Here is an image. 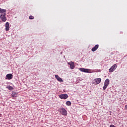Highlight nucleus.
Here are the masks:
<instances>
[{"label":"nucleus","mask_w":127,"mask_h":127,"mask_svg":"<svg viewBox=\"0 0 127 127\" xmlns=\"http://www.w3.org/2000/svg\"><path fill=\"white\" fill-rule=\"evenodd\" d=\"M29 18L30 19H34V16H32V15L29 16Z\"/></svg>","instance_id":"dca6fc26"},{"label":"nucleus","mask_w":127,"mask_h":127,"mask_svg":"<svg viewBox=\"0 0 127 127\" xmlns=\"http://www.w3.org/2000/svg\"><path fill=\"white\" fill-rule=\"evenodd\" d=\"M110 83V79L109 78H107L104 82V85L103 87V89L104 90L107 89V87L109 86Z\"/></svg>","instance_id":"f257e3e1"},{"label":"nucleus","mask_w":127,"mask_h":127,"mask_svg":"<svg viewBox=\"0 0 127 127\" xmlns=\"http://www.w3.org/2000/svg\"><path fill=\"white\" fill-rule=\"evenodd\" d=\"M6 78L7 79L10 80L13 79V75L11 73H8V74H6Z\"/></svg>","instance_id":"6e6552de"},{"label":"nucleus","mask_w":127,"mask_h":127,"mask_svg":"<svg viewBox=\"0 0 127 127\" xmlns=\"http://www.w3.org/2000/svg\"><path fill=\"white\" fill-rule=\"evenodd\" d=\"M55 78L56 79H57L58 80V81H59V82H63V79H62V78H61V77H60L59 75H58V74H56L55 75Z\"/></svg>","instance_id":"1a4fd4ad"},{"label":"nucleus","mask_w":127,"mask_h":127,"mask_svg":"<svg viewBox=\"0 0 127 127\" xmlns=\"http://www.w3.org/2000/svg\"><path fill=\"white\" fill-rule=\"evenodd\" d=\"M8 89L10 90H11L12 89H13V87H12V86H8Z\"/></svg>","instance_id":"f3484780"},{"label":"nucleus","mask_w":127,"mask_h":127,"mask_svg":"<svg viewBox=\"0 0 127 127\" xmlns=\"http://www.w3.org/2000/svg\"><path fill=\"white\" fill-rule=\"evenodd\" d=\"M79 70L81 72H84L85 73H92V70L88 68H84V67H80Z\"/></svg>","instance_id":"7ed1b4c3"},{"label":"nucleus","mask_w":127,"mask_h":127,"mask_svg":"<svg viewBox=\"0 0 127 127\" xmlns=\"http://www.w3.org/2000/svg\"><path fill=\"white\" fill-rule=\"evenodd\" d=\"M11 96L12 97L13 99H14V98L18 97V93L15 92L11 94Z\"/></svg>","instance_id":"ddd939ff"},{"label":"nucleus","mask_w":127,"mask_h":127,"mask_svg":"<svg viewBox=\"0 0 127 127\" xmlns=\"http://www.w3.org/2000/svg\"><path fill=\"white\" fill-rule=\"evenodd\" d=\"M101 78H95V79L93 80L92 82V84H94L95 85H96L97 84H99L101 82Z\"/></svg>","instance_id":"f03ea898"},{"label":"nucleus","mask_w":127,"mask_h":127,"mask_svg":"<svg viewBox=\"0 0 127 127\" xmlns=\"http://www.w3.org/2000/svg\"><path fill=\"white\" fill-rule=\"evenodd\" d=\"M9 30V23L8 22H6L5 24V30L6 31H8Z\"/></svg>","instance_id":"f8f14e48"},{"label":"nucleus","mask_w":127,"mask_h":127,"mask_svg":"<svg viewBox=\"0 0 127 127\" xmlns=\"http://www.w3.org/2000/svg\"><path fill=\"white\" fill-rule=\"evenodd\" d=\"M59 97L62 99H67L68 96V94H66V93H64V94H61L59 96Z\"/></svg>","instance_id":"423d86ee"},{"label":"nucleus","mask_w":127,"mask_h":127,"mask_svg":"<svg viewBox=\"0 0 127 127\" xmlns=\"http://www.w3.org/2000/svg\"><path fill=\"white\" fill-rule=\"evenodd\" d=\"M110 127H115V125H111L110 126Z\"/></svg>","instance_id":"a211bd4d"},{"label":"nucleus","mask_w":127,"mask_h":127,"mask_svg":"<svg viewBox=\"0 0 127 127\" xmlns=\"http://www.w3.org/2000/svg\"><path fill=\"white\" fill-rule=\"evenodd\" d=\"M125 110H127V104L125 107Z\"/></svg>","instance_id":"6ab92c4d"},{"label":"nucleus","mask_w":127,"mask_h":127,"mask_svg":"<svg viewBox=\"0 0 127 127\" xmlns=\"http://www.w3.org/2000/svg\"><path fill=\"white\" fill-rule=\"evenodd\" d=\"M60 110H61V112L62 113V115H67V111L66 110V109H65L64 108H61L60 109Z\"/></svg>","instance_id":"0eeeda50"},{"label":"nucleus","mask_w":127,"mask_h":127,"mask_svg":"<svg viewBox=\"0 0 127 127\" xmlns=\"http://www.w3.org/2000/svg\"><path fill=\"white\" fill-rule=\"evenodd\" d=\"M117 65L116 64H115L114 65H113L109 69V72H110L111 73H112V72H113L115 70L116 68H117Z\"/></svg>","instance_id":"39448f33"},{"label":"nucleus","mask_w":127,"mask_h":127,"mask_svg":"<svg viewBox=\"0 0 127 127\" xmlns=\"http://www.w3.org/2000/svg\"><path fill=\"white\" fill-rule=\"evenodd\" d=\"M4 12H6V9H3L2 8H0V13H3Z\"/></svg>","instance_id":"4468645a"},{"label":"nucleus","mask_w":127,"mask_h":127,"mask_svg":"<svg viewBox=\"0 0 127 127\" xmlns=\"http://www.w3.org/2000/svg\"><path fill=\"white\" fill-rule=\"evenodd\" d=\"M69 64H70V68L71 69H73V68H75V64H74V63L73 62H70L68 63Z\"/></svg>","instance_id":"9b49d317"},{"label":"nucleus","mask_w":127,"mask_h":127,"mask_svg":"<svg viewBox=\"0 0 127 127\" xmlns=\"http://www.w3.org/2000/svg\"><path fill=\"white\" fill-rule=\"evenodd\" d=\"M99 47V45H96L94 47H93V48H92L91 50L93 52H94V51H96L97 50H98Z\"/></svg>","instance_id":"9d476101"},{"label":"nucleus","mask_w":127,"mask_h":127,"mask_svg":"<svg viewBox=\"0 0 127 127\" xmlns=\"http://www.w3.org/2000/svg\"><path fill=\"white\" fill-rule=\"evenodd\" d=\"M66 105L68 106H70L71 105V103L70 101H67L66 102Z\"/></svg>","instance_id":"2eb2a0df"},{"label":"nucleus","mask_w":127,"mask_h":127,"mask_svg":"<svg viewBox=\"0 0 127 127\" xmlns=\"http://www.w3.org/2000/svg\"><path fill=\"white\" fill-rule=\"evenodd\" d=\"M6 13L5 12H4L2 13L0 15V19H1L2 21L5 22L6 21V18L5 17Z\"/></svg>","instance_id":"20e7f679"}]
</instances>
